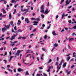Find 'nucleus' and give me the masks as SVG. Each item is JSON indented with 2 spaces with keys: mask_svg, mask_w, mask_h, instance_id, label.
Returning <instances> with one entry per match:
<instances>
[{
  "mask_svg": "<svg viewBox=\"0 0 76 76\" xmlns=\"http://www.w3.org/2000/svg\"><path fill=\"white\" fill-rule=\"evenodd\" d=\"M52 33L54 36H56L58 35V34H56V31H53L52 32Z\"/></svg>",
  "mask_w": 76,
  "mask_h": 76,
  "instance_id": "nucleus-4",
  "label": "nucleus"
},
{
  "mask_svg": "<svg viewBox=\"0 0 76 76\" xmlns=\"http://www.w3.org/2000/svg\"><path fill=\"white\" fill-rule=\"evenodd\" d=\"M57 45H58V44H57L56 43H55L54 45V47H57Z\"/></svg>",
  "mask_w": 76,
  "mask_h": 76,
  "instance_id": "nucleus-31",
  "label": "nucleus"
},
{
  "mask_svg": "<svg viewBox=\"0 0 76 76\" xmlns=\"http://www.w3.org/2000/svg\"><path fill=\"white\" fill-rule=\"evenodd\" d=\"M30 53H33V54H34V51H33L32 50H30Z\"/></svg>",
  "mask_w": 76,
  "mask_h": 76,
  "instance_id": "nucleus-47",
  "label": "nucleus"
},
{
  "mask_svg": "<svg viewBox=\"0 0 76 76\" xmlns=\"http://www.w3.org/2000/svg\"><path fill=\"white\" fill-rule=\"evenodd\" d=\"M40 9L41 10H44V5H42Z\"/></svg>",
  "mask_w": 76,
  "mask_h": 76,
  "instance_id": "nucleus-16",
  "label": "nucleus"
},
{
  "mask_svg": "<svg viewBox=\"0 0 76 76\" xmlns=\"http://www.w3.org/2000/svg\"><path fill=\"white\" fill-rule=\"evenodd\" d=\"M15 37L13 36H12V37L10 38V39L11 40V41H13V39H15Z\"/></svg>",
  "mask_w": 76,
  "mask_h": 76,
  "instance_id": "nucleus-6",
  "label": "nucleus"
},
{
  "mask_svg": "<svg viewBox=\"0 0 76 76\" xmlns=\"http://www.w3.org/2000/svg\"><path fill=\"white\" fill-rule=\"evenodd\" d=\"M70 58H71V57L70 56H69L66 58V60L67 61H69L70 59Z\"/></svg>",
  "mask_w": 76,
  "mask_h": 76,
  "instance_id": "nucleus-17",
  "label": "nucleus"
},
{
  "mask_svg": "<svg viewBox=\"0 0 76 76\" xmlns=\"http://www.w3.org/2000/svg\"><path fill=\"white\" fill-rule=\"evenodd\" d=\"M49 13V11L48 10V9H47L44 12V13H45L46 14H48Z\"/></svg>",
  "mask_w": 76,
  "mask_h": 76,
  "instance_id": "nucleus-8",
  "label": "nucleus"
},
{
  "mask_svg": "<svg viewBox=\"0 0 76 76\" xmlns=\"http://www.w3.org/2000/svg\"><path fill=\"white\" fill-rule=\"evenodd\" d=\"M30 50H28L27 51L26 54H27V53H30Z\"/></svg>",
  "mask_w": 76,
  "mask_h": 76,
  "instance_id": "nucleus-44",
  "label": "nucleus"
},
{
  "mask_svg": "<svg viewBox=\"0 0 76 76\" xmlns=\"http://www.w3.org/2000/svg\"><path fill=\"white\" fill-rule=\"evenodd\" d=\"M3 13L4 14H6V11L4 10L3 11Z\"/></svg>",
  "mask_w": 76,
  "mask_h": 76,
  "instance_id": "nucleus-50",
  "label": "nucleus"
},
{
  "mask_svg": "<svg viewBox=\"0 0 76 76\" xmlns=\"http://www.w3.org/2000/svg\"><path fill=\"white\" fill-rule=\"evenodd\" d=\"M18 72H22V71H23V69L20 68H19V69H18Z\"/></svg>",
  "mask_w": 76,
  "mask_h": 76,
  "instance_id": "nucleus-9",
  "label": "nucleus"
},
{
  "mask_svg": "<svg viewBox=\"0 0 76 76\" xmlns=\"http://www.w3.org/2000/svg\"><path fill=\"white\" fill-rule=\"evenodd\" d=\"M4 61H5V64H6L7 63V61L6 60H3Z\"/></svg>",
  "mask_w": 76,
  "mask_h": 76,
  "instance_id": "nucleus-27",
  "label": "nucleus"
},
{
  "mask_svg": "<svg viewBox=\"0 0 76 76\" xmlns=\"http://www.w3.org/2000/svg\"><path fill=\"white\" fill-rule=\"evenodd\" d=\"M47 35H45L44 37L45 39H46V38H47Z\"/></svg>",
  "mask_w": 76,
  "mask_h": 76,
  "instance_id": "nucleus-42",
  "label": "nucleus"
},
{
  "mask_svg": "<svg viewBox=\"0 0 76 76\" xmlns=\"http://www.w3.org/2000/svg\"><path fill=\"white\" fill-rule=\"evenodd\" d=\"M18 4H16V5H15L14 6V7H15V8H16V7H17V6H18Z\"/></svg>",
  "mask_w": 76,
  "mask_h": 76,
  "instance_id": "nucleus-61",
  "label": "nucleus"
},
{
  "mask_svg": "<svg viewBox=\"0 0 76 76\" xmlns=\"http://www.w3.org/2000/svg\"><path fill=\"white\" fill-rule=\"evenodd\" d=\"M76 26H74V27H73L72 29H76Z\"/></svg>",
  "mask_w": 76,
  "mask_h": 76,
  "instance_id": "nucleus-51",
  "label": "nucleus"
},
{
  "mask_svg": "<svg viewBox=\"0 0 76 76\" xmlns=\"http://www.w3.org/2000/svg\"><path fill=\"white\" fill-rule=\"evenodd\" d=\"M34 34H32L30 35V38H32V37L33 36H34Z\"/></svg>",
  "mask_w": 76,
  "mask_h": 76,
  "instance_id": "nucleus-19",
  "label": "nucleus"
},
{
  "mask_svg": "<svg viewBox=\"0 0 76 76\" xmlns=\"http://www.w3.org/2000/svg\"><path fill=\"white\" fill-rule=\"evenodd\" d=\"M39 20H40V19L39 18H37L36 19V20H37V21H39Z\"/></svg>",
  "mask_w": 76,
  "mask_h": 76,
  "instance_id": "nucleus-40",
  "label": "nucleus"
},
{
  "mask_svg": "<svg viewBox=\"0 0 76 76\" xmlns=\"http://www.w3.org/2000/svg\"><path fill=\"white\" fill-rule=\"evenodd\" d=\"M40 12L41 13H44V10H41L40 11Z\"/></svg>",
  "mask_w": 76,
  "mask_h": 76,
  "instance_id": "nucleus-23",
  "label": "nucleus"
},
{
  "mask_svg": "<svg viewBox=\"0 0 76 76\" xmlns=\"http://www.w3.org/2000/svg\"><path fill=\"white\" fill-rule=\"evenodd\" d=\"M29 10V8H28L27 9H24V12H25V11H26V12H28Z\"/></svg>",
  "mask_w": 76,
  "mask_h": 76,
  "instance_id": "nucleus-15",
  "label": "nucleus"
},
{
  "mask_svg": "<svg viewBox=\"0 0 76 76\" xmlns=\"http://www.w3.org/2000/svg\"><path fill=\"white\" fill-rule=\"evenodd\" d=\"M64 0H61V1L60 4H61L62 3H63V2H64Z\"/></svg>",
  "mask_w": 76,
  "mask_h": 76,
  "instance_id": "nucleus-32",
  "label": "nucleus"
},
{
  "mask_svg": "<svg viewBox=\"0 0 76 76\" xmlns=\"http://www.w3.org/2000/svg\"><path fill=\"white\" fill-rule=\"evenodd\" d=\"M30 26V27L29 28L30 31H31L32 30V26Z\"/></svg>",
  "mask_w": 76,
  "mask_h": 76,
  "instance_id": "nucleus-28",
  "label": "nucleus"
},
{
  "mask_svg": "<svg viewBox=\"0 0 76 76\" xmlns=\"http://www.w3.org/2000/svg\"><path fill=\"white\" fill-rule=\"evenodd\" d=\"M7 52H6L5 53V54L4 55V56H6V55H7Z\"/></svg>",
  "mask_w": 76,
  "mask_h": 76,
  "instance_id": "nucleus-60",
  "label": "nucleus"
},
{
  "mask_svg": "<svg viewBox=\"0 0 76 76\" xmlns=\"http://www.w3.org/2000/svg\"><path fill=\"white\" fill-rule=\"evenodd\" d=\"M32 56V55L31 54H28L26 56V57H29V56Z\"/></svg>",
  "mask_w": 76,
  "mask_h": 76,
  "instance_id": "nucleus-25",
  "label": "nucleus"
},
{
  "mask_svg": "<svg viewBox=\"0 0 76 76\" xmlns=\"http://www.w3.org/2000/svg\"><path fill=\"white\" fill-rule=\"evenodd\" d=\"M58 18V15H57L56 16V19H57Z\"/></svg>",
  "mask_w": 76,
  "mask_h": 76,
  "instance_id": "nucleus-57",
  "label": "nucleus"
},
{
  "mask_svg": "<svg viewBox=\"0 0 76 76\" xmlns=\"http://www.w3.org/2000/svg\"><path fill=\"white\" fill-rule=\"evenodd\" d=\"M72 11H75V7H73L72 8Z\"/></svg>",
  "mask_w": 76,
  "mask_h": 76,
  "instance_id": "nucleus-41",
  "label": "nucleus"
},
{
  "mask_svg": "<svg viewBox=\"0 0 76 76\" xmlns=\"http://www.w3.org/2000/svg\"><path fill=\"white\" fill-rule=\"evenodd\" d=\"M51 61H52L51 59H49V60L48 61V63H50L51 62Z\"/></svg>",
  "mask_w": 76,
  "mask_h": 76,
  "instance_id": "nucleus-36",
  "label": "nucleus"
},
{
  "mask_svg": "<svg viewBox=\"0 0 76 76\" xmlns=\"http://www.w3.org/2000/svg\"><path fill=\"white\" fill-rule=\"evenodd\" d=\"M22 38V37H19L18 38V39H21V38Z\"/></svg>",
  "mask_w": 76,
  "mask_h": 76,
  "instance_id": "nucleus-53",
  "label": "nucleus"
},
{
  "mask_svg": "<svg viewBox=\"0 0 76 76\" xmlns=\"http://www.w3.org/2000/svg\"><path fill=\"white\" fill-rule=\"evenodd\" d=\"M4 38H2L0 39V41H2V40H4Z\"/></svg>",
  "mask_w": 76,
  "mask_h": 76,
  "instance_id": "nucleus-62",
  "label": "nucleus"
},
{
  "mask_svg": "<svg viewBox=\"0 0 76 76\" xmlns=\"http://www.w3.org/2000/svg\"><path fill=\"white\" fill-rule=\"evenodd\" d=\"M10 24H9V25L6 26V25H5V27L6 28V29H9V28L10 27Z\"/></svg>",
  "mask_w": 76,
  "mask_h": 76,
  "instance_id": "nucleus-3",
  "label": "nucleus"
},
{
  "mask_svg": "<svg viewBox=\"0 0 76 76\" xmlns=\"http://www.w3.org/2000/svg\"><path fill=\"white\" fill-rule=\"evenodd\" d=\"M50 69H51V67H49L48 70H47V72H49L50 71Z\"/></svg>",
  "mask_w": 76,
  "mask_h": 76,
  "instance_id": "nucleus-24",
  "label": "nucleus"
},
{
  "mask_svg": "<svg viewBox=\"0 0 76 76\" xmlns=\"http://www.w3.org/2000/svg\"><path fill=\"white\" fill-rule=\"evenodd\" d=\"M66 63H65L63 65V67L64 68V67H66Z\"/></svg>",
  "mask_w": 76,
  "mask_h": 76,
  "instance_id": "nucleus-18",
  "label": "nucleus"
},
{
  "mask_svg": "<svg viewBox=\"0 0 76 76\" xmlns=\"http://www.w3.org/2000/svg\"><path fill=\"white\" fill-rule=\"evenodd\" d=\"M6 15H2L1 16V17H3V18H4V17H6Z\"/></svg>",
  "mask_w": 76,
  "mask_h": 76,
  "instance_id": "nucleus-63",
  "label": "nucleus"
},
{
  "mask_svg": "<svg viewBox=\"0 0 76 76\" xmlns=\"http://www.w3.org/2000/svg\"><path fill=\"white\" fill-rule=\"evenodd\" d=\"M18 32H22V30H21L19 29L18 30Z\"/></svg>",
  "mask_w": 76,
  "mask_h": 76,
  "instance_id": "nucleus-26",
  "label": "nucleus"
},
{
  "mask_svg": "<svg viewBox=\"0 0 76 76\" xmlns=\"http://www.w3.org/2000/svg\"><path fill=\"white\" fill-rule=\"evenodd\" d=\"M25 61H26V60L23 59V63L24 64H26V63H25Z\"/></svg>",
  "mask_w": 76,
  "mask_h": 76,
  "instance_id": "nucleus-20",
  "label": "nucleus"
},
{
  "mask_svg": "<svg viewBox=\"0 0 76 76\" xmlns=\"http://www.w3.org/2000/svg\"><path fill=\"white\" fill-rule=\"evenodd\" d=\"M62 64V63L60 62V63L59 64V66H60V68H61V65Z\"/></svg>",
  "mask_w": 76,
  "mask_h": 76,
  "instance_id": "nucleus-35",
  "label": "nucleus"
},
{
  "mask_svg": "<svg viewBox=\"0 0 76 76\" xmlns=\"http://www.w3.org/2000/svg\"><path fill=\"white\" fill-rule=\"evenodd\" d=\"M9 17L10 19H11V18H12V16H11V14H9Z\"/></svg>",
  "mask_w": 76,
  "mask_h": 76,
  "instance_id": "nucleus-21",
  "label": "nucleus"
},
{
  "mask_svg": "<svg viewBox=\"0 0 76 76\" xmlns=\"http://www.w3.org/2000/svg\"><path fill=\"white\" fill-rule=\"evenodd\" d=\"M34 25H38V22L37 21H34Z\"/></svg>",
  "mask_w": 76,
  "mask_h": 76,
  "instance_id": "nucleus-12",
  "label": "nucleus"
},
{
  "mask_svg": "<svg viewBox=\"0 0 76 76\" xmlns=\"http://www.w3.org/2000/svg\"><path fill=\"white\" fill-rule=\"evenodd\" d=\"M3 49H4V48H1L0 49V50H3Z\"/></svg>",
  "mask_w": 76,
  "mask_h": 76,
  "instance_id": "nucleus-55",
  "label": "nucleus"
},
{
  "mask_svg": "<svg viewBox=\"0 0 76 76\" xmlns=\"http://www.w3.org/2000/svg\"><path fill=\"white\" fill-rule=\"evenodd\" d=\"M58 62H56V64H55V65L56 66H57V65H58Z\"/></svg>",
  "mask_w": 76,
  "mask_h": 76,
  "instance_id": "nucleus-56",
  "label": "nucleus"
},
{
  "mask_svg": "<svg viewBox=\"0 0 76 76\" xmlns=\"http://www.w3.org/2000/svg\"><path fill=\"white\" fill-rule=\"evenodd\" d=\"M25 21L27 22V23H29L30 22L29 21L28 18H25Z\"/></svg>",
  "mask_w": 76,
  "mask_h": 76,
  "instance_id": "nucleus-5",
  "label": "nucleus"
},
{
  "mask_svg": "<svg viewBox=\"0 0 76 76\" xmlns=\"http://www.w3.org/2000/svg\"><path fill=\"white\" fill-rule=\"evenodd\" d=\"M18 53H21L22 51H23V50H18Z\"/></svg>",
  "mask_w": 76,
  "mask_h": 76,
  "instance_id": "nucleus-30",
  "label": "nucleus"
},
{
  "mask_svg": "<svg viewBox=\"0 0 76 76\" xmlns=\"http://www.w3.org/2000/svg\"><path fill=\"white\" fill-rule=\"evenodd\" d=\"M10 42L11 43V44H10V45H11L12 47H13V46H14L15 45V43L18 42V41H15L14 42H13L12 41H11Z\"/></svg>",
  "mask_w": 76,
  "mask_h": 76,
  "instance_id": "nucleus-1",
  "label": "nucleus"
},
{
  "mask_svg": "<svg viewBox=\"0 0 76 76\" xmlns=\"http://www.w3.org/2000/svg\"><path fill=\"white\" fill-rule=\"evenodd\" d=\"M16 55L17 56H19V52H18V51L16 53Z\"/></svg>",
  "mask_w": 76,
  "mask_h": 76,
  "instance_id": "nucleus-29",
  "label": "nucleus"
},
{
  "mask_svg": "<svg viewBox=\"0 0 76 76\" xmlns=\"http://www.w3.org/2000/svg\"><path fill=\"white\" fill-rule=\"evenodd\" d=\"M18 22L17 23L18 26H19L20 25V23H21V21L20 20H18Z\"/></svg>",
  "mask_w": 76,
  "mask_h": 76,
  "instance_id": "nucleus-7",
  "label": "nucleus"
},
{
  "mask_svg": "<svg viewBox=\"0 0 76 76\" xmlns=\"http://www.w3.org/2000/svg\"><path fill=\"white\" fill-rule=\"evenodd\" d=\"M39 69H43V68L41 67H39Z\"/></svg>",
  "mask_w": 76,
  "mask_h": 76,
  "instance_id": "nucleus-59",
  "label": "nucleus"
},
{
  "mask_svg": "<svg viewBox=\"0 0 76 76\" xmlns=\"http://www.w3.org/2000/svg\"><path fill=\"white\" fill-rule=\"evenodd\" d=\"M7 70H9V71L10 72V71H11V72H12V70H11V69H10L9 68H8Z\"/></svg>",
  "mask_w": 76,
  "mask_h": 76,
  "instance_id": "nucleus-33",
  "label": "nucleus"
},
{
  "mask_svg": "<svg viewBox=\"0 0 76 76\" xmlns=\"http://www.w3.org/2000/svg\"><path fill=\"white\" fill-rule=\"evenodd\" d=\"M2 43H4V44L6 45V41H5L4 42H2Z\"/></svg>",
  "mask_w": 76,
  "mask_h": 76,
  "instance_id": "nucleus-52",
  "label": "nucleus"
},
{
  "mask_svg": "<svg viewBox=\"0 0 76 76\" xmlns=\"http://www.w3.org/2000/svg\"><path fill=\"white\" fill-rule=\"evenodd\" d=\"M74 39V38H70L69 40V42L72 41H73Z\"/></svg>",
  "mask_w": 76,
  "mask_h": 76,
  "instance_id": "nucleus-14",
  "label": "nucleus"
},
{
  "mask_svg": "<svg viewBox=\"0 0 76 76\" xmlns=\"http://www.w3.org/2000/svg\"><path fill=\"white\" fill-rule=\"evenodd\" d=\"M68 47L69 49H71L72 48H71V47H70V46H69V45H68Z\"/></svg>",
  "mask_w": 76,
  "mask_h": 76,
  "instance_id": "nucleus-43",
  "label": "nucleus"
},
{
  "mask_svg": "<svg viewBox=\"0 0 76 76\" xmlns=\"http://www.w3.org/2000/svg\"><path fill=\"white\" fill-rule=\"evenodd\" d=\"M64 16H65V14H64V12L63 13V14L62 15L61 19H63Z\"/></svg>",
  "mask_w": 76,
  "mask_h": 76,
  "instance_id": "nucleus-10",
  "label": "nucleus"
},
{
  "mask_svg": "<svg viewBox=\"0 0 76 76\" xmlns=\"http://www.w3.org/2000/svg\"><path fill=\"white\" fill-rule=\"evenodd\" d=\"M22 39H25L26 37H22Z\"/></svg>",
  "mask_w": 76,
  "mask_h": 76,
  "instance_id": "nucleus-46",
  "label": "nucleus"
},
{
  "mask_svg": "<svg viewBox=\"0 0 76 76\" xmlns=\"http://www.w3.org/2000/svg\"><path fill=\"white\" fill-rule=\"evenodd\" d=\"M70 2H71V0H69V1L68 0H67L66 2V4L65 5V6H67V4H69L70 3Z\"/></svg>",
  "mask_w": 76,
  "mask_h": 76,
  "instance_id": "nucleus-2",
  "label": "nucleus"
},
{
  "mask_svg": "<svg viewBox=\"0 0 76 76\" xmlns=\"http://www.w3.org/2000/svg\"><path fill=\"white\" fill-rule=\"evenodd\" d=\"M60 68L59 67L58 69L56 71L57 73H58V72H59V70H60Z\"/></svg>",
  "mask_w": 76,
  "mask_h": 76,
  "instance_id": "nucleus-38",
  "label": "nucleus"
},
{
  "mask_svg": "<svg viewBox=\"0 0 76 76\" xmlns=\"http://www.w3.org/2000/svg\"><path fill=\"white\" fill-rule=\"evenodd\" d=\"M57 69H58L60 68V65H58L57 67Z\"/></svg>",
  "mask_w": 76,
  "mask_h": 76,
  "instance_id": "nucleus-54",
  "label": "nucleus"
},
{
  "mask_svg": "<svg viewBox=\"0 0 76 76\" xmlns=\"http://www.w3.org/2000/svg\"><path fill=\"white\" fill-rule=\"evenodd\" d=\"M43 75H44V76H47V74H45V73H43Z\"/></svg>",
  "mask_w": 76,
  "mask_h": 76,
  "instance_id": "nucleus-64",
  "label": "nucleus"
},
{
  "mask_svg": "<svg viewBox=\"0 0 76 76\" xmlns=\"http://www.w3.org/2000/svg\"><path fill=\"white\" fill-rule=\"evenodd\" d=\"M6 30V28H2V32H4Z\"/></svg>",
  "mask_w": 76,
  "mask_h": 76,
  "instance_id": "nucleus-11",
  "label": "nucleus"
},
{
  "mask_svg": "<svg viewBox=\"0 0 76 76\" xmlns=\"http://www.w3.org/2000/svg\"><path fill=\"white\" fill-rule=\"evenodd\" d=\"M14 29L15 31H16V30H17V29H16V26H15L14 28Z\"/></svg>",
  "mask_w": 76,
  "mask_h": 76,
  "instance_id": "nucleus-39",
  "label": "nucleus"
},
{
  "mask_svg": "<svg viewBox=\"0 0 76 76\" xmlns=\"http://www.w3.org/2000/svg\"><path fill=\"white\" fill-rule=\"evenodd\" d=\"M29 75V73L28 71L26 72V73L25 74V75Z\"/></svg>",
  "mask_w": 76,
  "mask_h": 76,
  "instance_id": "nucleus-34",
  "label": "nucleus"
},
{
  "mask_svg": "<svg viewBox=\"0 0 76 76\" xmlns=\"http://www.w3.org/2000/svg\"><path fill=\"white\" fill-rule=\"evenodd\" d=\"M75 67V65H73V66H72L71 67V69H73V67Z\"/></svg>",
  "mask_w": 76,
  "mask_h": 76,
  "instance_id": "nucleus-45",
  "label": "nucleus"
},
{
  "mask_svg": "<svg viewBox=\"0 0 76 76\" xmlns=\"http://www.w3.org/2000/svg\"><path fill=\"white\" fill-rule=\"evenodd\" d=\"M32 56V59L33 60H34V58L35 57V56H34V55H31Z\"/></svg>",
  "mask_w": 76,
  "mask_h": 76,
  "instance_id": "nucleus-22",
  "label": "nucleus"
},
{
  "mask_svg": "<svg viewBox=\"0 0 76 76\" xmlns=\"http://www.w3.org/2000/svg\"><path fill=\"white\" fill-rule=\"evenodd\" d=\"M41 16L42 18H44V15H41Z\"/></svg>",
  "mask_w": 76,
  "mask_h": 76,
  "instance_id": "nucleus-48",
  "label": "nucleus"
},
{
  "mask_svg": "<svg viewBox=\"0 0 76 76\" xmlns=\"http://www.w3.org/2000/svg\"><path fill=\"white\" fill-rule=\"evenodd\" d=\"M18 15V16L19 17L20 16V14L18 13L17 14Z\"/></svg>",
  "mask_w": 76,
  "mask_h": 76,
  "instance_id": "nucleus-49",
  "label": "nucleus"
},
{
  "mask_svg": "<svg viewBox=\"0 0 76 76\" xmlns=\"http://www.w3.org/2000/svg\"><path fill=\"white\" fill-rule=\"evenodd\" d=\"M10 25H12V27H13L14 25H13V21H11L10 22Z\"/></svg>",
  "mask_w": 76,
  "mask_h": 76,
  "instance_id": "nucleus-13",
  "label": "nucleus"
},
{
  "mask_svg": "<svg viewBox=\"0 0 76 76\" xmlns=\"http://www.w3.org/2000/svg\"><path fill=\"white\" fill-rule=\"evenodd\" d=\"M31 20H36V19L35 18H32L31 19Z\"/></svg>",
  "mask_w": 76,
  "mask_h": 76,
  "instance_id": "nucleus-37",
  "label": "nucleus"
},
{
  "mask_svg": "<svg viewBox=\"0 0 76 76\" xmlns=\"http://www.w3.org/2000/svg\"><path fill=\"white\" fill-rule=\"evenodd\" d=\"M15 0H11V2L13 3H14V2H15Z\"/></svg>",
  "mask_w": 76,
  "mask_h": 76,
  "instance_id": "nucleus-58",
  "label": "nucleus"
}]
</instances>
